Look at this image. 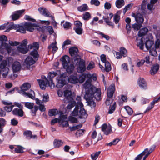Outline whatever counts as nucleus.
Returning a JSON list of instances; mask_svg holds the SVG:
<instances>
[{"label": "nucleus", "instance_id": "nucleus-47", "mask_svg": "<svg viewBox=\"0 0 160 160\" xmlns=\"http://www.w3.org/2000/svg\"><path fill=\"white\" fill-rule=\"evenodd\" d=\"M33 107L34 108L31 109V113L32 116H35L36 115V112L38 110L39 107L37 106H35Z\"/></svg>", "mask_w": 160, "mask_h": 160}, {"label": "nucleus", "instance_id": "nucleus-14", "mask_svg": "<svg viewBox=\"0 0 160 160\" xmlns=\"http://www.w3.org/2000/svg\"><path fill=\"white\" fill-rule=\"evenodd\" d=\"M38 10L40 13L44 16L46 17H51V13L46 8L43 7H41L38 8Z\"/></svg>", "mask_w": 160, "mask_h": 160}, {"label": "nucleus", "instance_id": "nucleus-29", "mask_svg": "<svg viewBox=\"0 0 160 160\" xmlns=\"http://www.w3.org/2000/svg\"><path fill=\"white\" fill-rule=\"evenodd\" d=\"M30 54L31 56L33 57V58L34 60L36 61H37L38 60L39 57V54L37 50L33 49L32 51L30 52Z\"/></svg>", "mask_w": 160, "mask_h": 160}, {"label": "nucleus", "instance_id": "nucleus-31", "mask_svg": "<svg viewBox=\"0 0 160 160\" xmlns=\"http://www.w3.org/2000/svg\"><path fill=\"white\" fill-rule=\"evenodd\" d=\"M66 69L67 72L69 74L72 73L74 68V66L72 64H70L69 65H68L66 68H63Z\"/></svg>", "mask_w": 160, "mask_h": 160}, {"label": "nucleus", "instance_id": "nucleus-41", "mask_svg": "<svg viewBox=\"0 0 160 160\" xmlns=\"http://www.w3.org/2000/svg\"><path fill=\"white\" fill-rule=\"evenodd\" d=\"M120 52L122 55L124 57L127 56V51L124 47H121L120 48Z\"/></svg>", "mask_w": 160, "mask_h": 160}, {"label": "nucleus", "instance_id": "nucleus-63", "mask_svg": "<svg viewBox=\"0 0 160 160\" xmlns=\"http://www.w3.org/2000/svg\"><path fill=\"white\" fill-rule=\"evenodd\" d=\"M112 98H107L106 101V104L107 105L109 106L112 102Z\"/></svg>", "mask_w": 160, "mask_h": 160}, {"label": "nucleus", "instance_id": "nucleus-50", "mask_svg": "<svg viewBox=\"0 0 160 160\" xmlns=\"http://www.w3.org/2000/svg\"><path fill=\"white\" fill-rule=\"evenodd\" d=\"M133 4L130 3L128 4L127 6H126L123 9V13L125 14L127 11L130 9L133 6Z\"/></svg>", "mask_w": 160, "mask_h": 160}, {"label": "nucleus", "instance_id": "nucleus-53", "mask_svg": "<svg viewBox=\"0 0 160 160\" xmlns=\"http://www.w3.org/2000/svg\"><path fill=\"white\" fill-rule=\"evenodd\" d=\"M148 151H143L140 154H138L136 157L135 158L134 160H141L143 155L144 153V152Z\"/></svg>", "mask_w": 160, "mask_h": 160}, {"label": "nucleus", "instance_id": "nucleus-32", "mask_svg": "<svg viewBox=\"0 0 160 160\" xmlns=\"http://www.w3.org/2000/svg\"><path fill=\"white\" fill-rule=\"evenodd\" d=\"M17 50L19 52L23 54L26 53L28 51V49L27 47H24L21 46L18 47Z\"/></svg>", "mask_w": 160, "mask_h": 160}, {"label": "nucleus", "instance_id": "nucleus-3", "mask_svg": "<svg viewBox=\"0 0 160 160\" xmlns=\"http://www.w3.org/2000/svg\"><path fill=\"white\" fill-rule=\"evenodd\" d=\"M31 86L29 83H24L21 87L20 89L18 90V92L25 97L33 99L35 98L34 92L31 90L29 92H26L30 88Z\"/></svg>", "mask_w": 160, "mask_h": 160}, {"label": "nucleus", "instance_id": "nucleus-25", "mask_svg": "<svg viewBox=\"0 0 160 160\" xmlns=\"http://www.w3.org/2000/svg\"><path fill=\"white\" fill-rule=\"evenodd\" d=\"M139 86L142 88L145 89L147 88V85L143 78H140L138 81Z\"/></svg>", "mask_w": 160, "mask_h": 160}, {"label": "nucleus", "instance_id": "nucleus-17", "mask_svg": "<svg viewBox=\"0 0 160 160\" xmlns=\"http://www.w3.org/2000/svg\"><path fill=\"white\" fill-rule=\"evenodd\" d=\"M61 60L62 62V65L63 68H66L69 63V58L67 56H63L61 58Z\"/></svg>", "mask_w": 160, "mask_h": 160}, {"label": "nucleus", "instance_id": "nucleus-45", "mask_svg": "<svg viewBox=\"0 0 160 160\" xmlns=\"http://www.w3.org/2000/svg\"><path fill=\"white\" fill-rule=\"evenodd\" d=\"M142 27V25L140 24L135 23L132 25V27L135 30L138 31Z\"/></svg>", "mask_w": 160, "mask_h": 160}, {"label": "nucleus", "instance_id": "nucleus-1", "mask_svg": "<svg viewBox=\"0 0 160 160\" xmlns=\"http://www.w3.org/2000/svg\"><path fill=\"white\" fill-rule=\"evenodd\" d=\"M83 86L85 90L84 98L88 102L89 105L91 107H95L96 104L92 99L94 97L97 101L100 100L101 99V89L99 88H97L92 85L89 79L87 80Z\"/></svg>", "mask_w": 160, "mask_h": 160}, {"label": "nucleus", "instance_id": "nucleus-6", "mask_svg": "<svg viewBox=\"0 0 160 160\" xmlns=\"http://www.w3.org/2000/svg\"><path fill=\"white\" fill-rule=\"evenodd\" d=\"M7 65V61L6 60H3L0 64V68L3 69L2 71V75L3 77L5 78L9 72V68L6 67ZM1 73V71L0 70V74Z\"/></svg>", "mask_w": 160, "mask_h": 160}, {"label": "nucleus", "instance_id": "nucleus-18", "mask_svg": "<svg viewBox=\"0 0 160 160\" xmlns=\"http://www.w3.org/2000/svg\"><path fill=\"white\" fill-rule=\"evenodd\" d=\"M23 135L27 139L29 140L31 138H35L36 135H33L32 132L30 130H26L24 132Z\"/></svg>", "mask_w": 160, "mask_h": 160}, {"label": "nucleus", "instance_id": "nucleus-46", "mask_svg": "<svg viewBox=\"0 0 160 160\" xmlns=\"http://www.w3.org/2000/svg\"><path fill=\"white\" fill-rule=\"evenodd\" d=\"M25 106L29 109H31L34 107V103L32 102H24Z\"/></svg>", "mask_w": 160, "mask_h": 160}, {"label": "nucleus", "instance_id": "nucleus-20", "mask_svg": "<svg viewBox=\"0 0 160 160\" xmlns=\"http://www.w3.org/2000/svg\"><path fill=\"white\" fill-rule=\"evenodd\" d=\"M154 41L152 40L148 39L146 40L145 42V45L146 48L149 50L152 49L153 46H154Z\"/></svg>", "mask_w": 160, "mask_h": 160}, {"label": "nucleus", "instance_id": "nucleus-8", "mask_svg": "<svg viewBox=\"0 0 160 160\" xmlns=\"http://www.w3.org/2000/svg\"><path fill=\"white\" fill-rule=\"evenodd\" d=\"M42 78L44 80L38 79V81L41 88L45 89L46 87L48 86L49 80L44 76H42Z\"/></svg>", "mask_w": 160, "mask_h": 160}, {"label": "nucleus", "instance_id": "nucleus-11", "mask_svg": "<svg viewBox=\"0 0 160 160\" xmlns=\"http://www.w3.org/2000/svg\"><path fill=\"white\" fill-rule=\"evenodd\" d=\"M86 69L85 61L82 59H80L77 67V71L78 72L82 73L84 72Z\"/></svg>", "mask_w": 160, "mask_h": 160}, {"label": "nucleus", "instance_id": "nucleus-38", "mask_svg": "<svg viewBox=\"0 0 160 160\" xmlns=\"http://www.w3.org/2000/svg\"><path fill=\"white\" fill-rule=\"evenodd\" d=\"M104 63L105 69L106 72H108L111 70L110 63L108 61Z\"/></svg>", "mask_w": 160, "mask_h": 160}, {"label": "nucleus", "instance_id": "nucleus-23", "mask_svg": "<svg viewBox=\"0 0 160 160\" xmlns=\"http://www.w3.org/2000/svg\"><path fill=\"white\" fill-rule=\"evenodd\" d=\"M36 61L32 57L28 56L25 59V63L27 65L31 66L34 64Z\"/></svg>", "mask_w": 160, "mask_h": 160}, {"label": "nucleus", "instance_id": "nucleus-2", "mask_svg": "<svg viewBox=\"0 0 160 160\" xmlns=\"http://www.w3.org/2000/svg\"><path fill=\"white\" fill-rule=\"evenodd\" d=\"M76 100L77 101V104L72 113V116H78L79 118L85 119L88 116V114L83 108V105L81 102V98L80 96H78Z\"/></svg>", "mask_w": 160, "mask_h": 160}, {"label": "nucleus", "instance_id": "nucleus-52", "mask_svg": "<svg viewBox=\"0 0 160 160\" xmlns=\"http://www.w3.org/2000/svg\"><path fill=\"white\" fill-rule=\"evenodd\" d=\"M71 43V41L69 40L68 39L64 42H63L62 45V48L63 50L65 48H66L67 47L65 48V47L68 45L70 44Z\"/></svg>", "mask_w": 160, "mask_h": 160}, {"label": "nucleus", "instance_id": "nucleus-15", "mask_svg": "<svg viewBox=\"0 0 160 160\" xmlns=\"http://www.w3.org/2000/svg\"><path fill=\"white\" fill-rule=\"evenodd\" d=\"M24 26L25 27L26 30L32 32L34 30V27L35 26V24L27 22H25L24 24Z\"/></svg>", "mask_w": 160, "mask_h": 160}, {"label": "nucleus", "instance_id": "nucleus-30", "mask_svg": "<svg viewBox=\"0 0 160 160\" xmlns=\"http://www.w3.org/2000/svg\"><path fill=\"white\" fill-rule=\"evenodd\" d=\"M135 20L137 23L141 24L144 21L143 17L142 15L140 13L137 14V17L136 18Z\"/></svg>", "mask_w": 160, "mask_h": 160}, {"label": "nucleus", "instance_id": "nucleus-54", "mask_svg": "<svg viewBox=\"0 0 160 160\" xmlns=\"http://www.w3.org/2000/svg\"><path fill=\"white\" fill-rule=\"evenodd\" d=\"M68 120L72 123H76L77 122V119L76 118L70 116L68 117Z\"/></svg>", "mask_w": 160, "mask_h": 160}, {"label": "nucleus", "instance_id": "nucleus-56", "mask_svg": "<svg viewBox=\"0 0 160 160\" xmlns=\"http://www.w3.org/2000/svg\"><path fill=\"white\" fill-rule=\"evenodd\" d=\"M84 131L85 130L83 129H79L76 132V135L77 137H78L83 135Z\"/></svg>", "mask_w": 160, "mask_h": 160}, {"label": "nucleus", "instance_id": "nucleus-61", "mask_svg": "<svg viewBox=\"0 0 160 160\" xmlns=\"http://www.w3.org/2000/svg\"><path fill=\"white\" fill-rule=\"evenodd\" d=\"M90 3L91 5H94L96 6H98L100 5V2L98 0H91Z\"/></svg>", "mask_w": 160, "mask_h": 160}, {"label": "nucleus", "instance_id": "nucleus-4", "mask_svg": "<svg viewBox=\"0 0 160 160\" xmlns=\"http://www.w3.org/2000/svg\"><path fill=\"white\" fill-rule=\"evenodd\" d=\"M68 80V76L67 73L61 74L57 80L56 87L58 88L62 87L67 83Z\"/></svg>", "mask_w": 160, "mask_h": 160}, {"label": "nucleus", "instance_id": "nucleus-12", "mask_svg": "<svg viewBox=\"0 0 160 160\" xmlns=\"http://www.w3.org/2000/svg\"><path fill=\"white\" fill-rule=\"evenodd\" d=\"M24 11V9L16 11L12 13L11 17L13 20H17L19 18Z\"/></svg>", "mask_w": 160, "mask_h": 160}, {"label": "nucleus", "instance_id": "nucleus-10", "mask_svg": "<svg viewBox=\"0 0 160 160\" xmlns=\"http://www.w3.org/2000/svg\"><path fill=\"white\" fill-rule=\"evenodd\" d=\"M57 73L54 72H50L48 75V78L49 79L48 86L51 88H53L55 87V84L53 83L52 79L57 75Z\"/></svg>", "mask_w": 160, "mask_h": 160}, {"label": "nucleus", "instance_id": "nucleus-28", "mask_svg": "<svg viewBox=\"0 0 160 160\" xmlns=\"http://www.w3.org/2000/svg\"><path fill=\"white\" fill-rule=\"evenodd\" d=\"M148 31V29L146 28H141L138 32V35L139 37H141L146 34Z\"/></svg>", "mask_w": 160, "mask_h": 160}, {"label": "nucleus", "instance_id": "nucleus-22", "mask_svg": "<svg viewBox=\"0 0 160 160\" xmlns=\"http://www.w3.org/2000/svg\"><path fill=\"white\" fill-rule=\"evenodd\" d=\"M21 68V64L18 62H15L12 64V68L13 72H16L19 71Z\"/></svg>", "mask_w": 160, "mask_h": 160}, {"label": "nucleus", "instance_id": "nucleus-62", "mask_svg": "<svg viewBox=\"0 0 160 160\" xmlns=\"http://www.w3.org/2000/svg\"><path fill=\"white\" fill-rule=\"evenodd\" d=\"M64 28L66 29H68L71 27V23L68 22H66L64 24H63Z\"/></svg>", "mask_w": 160, "mask_h": 160}, {"label": "nucleus", "instance_id": "nucleus-21", "mask_svg": "<svg viewBox=\"0 0 160 160\" xmlns=\"http://www.w3.org/2000/svg\"><path fill=\"white\" fill-rule=\"evenodd\" d=\"M159 65L158 64H155L153 65L151 67L150 71V73L152 75L155 74L159 70Z\"/></svg>", "mask_w": 160, "mask_h": 160}, {"label": "nucleus", "instance_id": "nucleus-51", "mask_svg": "<svg viewBox=\"0 0 160 160\" xmlns=\"http://www.w3.org/2000/svg\"><path fill=\"white\" fill-rule=\"evenodd\" d=\"M83 18L84 20H88L91 18V15L89 12H87L83 15Z\"/></svg>", "mask_w": 160, "mask_h": 160}, {"label": "nucleus", "instance_id": "nucleus-48", "mask_svg": "<svg viewBox=\"0 0 160 160\" xmlns=\"http://www.w3.org/2000/svg\"><path fill=\"white\" fill-rule=\"evenodd\" d=\"M74 30L76 32L78 35H81L82 33L83 29L82 27L74 28Z\"/></svg>", "mask_w": 160, "mask_h": 160}, {"label": "nucleus", "instance_id": "nucleus-40", "mask_svg": "<svg viewBox=\"0 0 160 160\" xmlns=\"http://www.w3.org/2000/svg\"><path fill=\"white\" fill-rule=\"evenodd\" d=\"M48 112L49 115L50 116H55L58 114V111L56 109L49 110Z\"/></svg>", "mask_w": 160, "mask_h": 160}, {"label": "nucleus", "instance_id": "nucleus-42", "mask_svg": "<svg viewBox=\"0 0 160 160\" xmlns=\"http://www.w3.org/2000/svg\"><path fill=\"white\" fill-rule=\"evenodd\" d=\"M101 153L100 151L96 152L95 153H93L91 155V159L92 160H96L98 158L99 155Z\"/></svg>", "mask_w": 160, "mask_h": 160}, {"label": "nucleus", "instance_id": "nucleus-26", "mask_svg": "<svg viewBox=\"0 0 160 160\" xmlns=\"http://www.w3.org/2000/svg\"><path fill=\"white\" fill-rule=\"evenodd\" d=\"M78 48L75 47H72L69 49V53L72 56L77 55L78 54Z\"/></svg>", "mask_w": 160, "mask_h": 160}, {"label": "nucleus", "instance_id": "nucleus-60", "mask_svg": "<svg viewBox=\"0 0 160 160\" xmlns=\"http://www.w3.org/2000/svg\"><path fill=\"white\" fill-rule=\"evenodd\" d=\"M24 18L26 20L31 21L32 22H36V20L35 19L32 18L30 16L28 15H25Z\"/></svg>", "mask_w": 160, "mask_h": 160}, {"label": "nucleus", "instance_id": "nucleus-24", "mask_svg": "<svg viewBox=\"0 0 160 160\" xmlns=\"http://www.w3.org/2000/svg\"><path fill=\"white\" fill-rule=\"evenodd\" d=\"M62 118H61L58 121V122L59 123H61L62 124V127H67L69 126V124L68 122L67 121H64V119H66L67 118V116L65 115H63L62 116Z\"/></svg>", "mask_w": 160, "mask_h": 160}, {"label": "nucleus", "instance_id": "nucleus-19", "mask_svg": "<svg viewBox=\"0 0 160 160\" xmlns=\"http://www.w3.org/2000/svg\"><path fill=\"white\" fill-rule=\"evenodd\" d=\"M12 113L14 115L22 117L23 116L24 112L22 109L15 108L12 111Z\"/></svg>", "mask_w": 160, "mask_h": 160}, {"label": "nucleus", "instance_id": "nucleus-34", "mask_svg": "<svg viewBox=\"0 0 160 160\" xmlns=\"http://www.w3.org/2000/svg\"><path fill=\"white\" fill-rule=\"evenodd\" d=\"M77 9L78 11L82 12L88 10V8L87 5L84 4L79 7H78Z\"/></svg>", "mask_w": 160, "mask_h": 160}, {"label": "nucleus", "instance_id": "nucleus-7", "mask_svg": "<svg viewBox=\"0 0 160 160\" xmlns=\"http://www.w3.org/2000/svg\"><path fill=\"white\" fill-rule=\"evenodd\" d=\"M160 41L157 40L156 41L155 44L153 46L152 49L150 50L149 53L150 55L153 56H156L158 55L157 50H159L160 48Z\"/></svg>", "mask_w": 160, "mask_h": 160}, {"label": "nucleus", "instance_id": "nucleus-36", "mask_svg": "<svg viewBox=\"0 0 160 160\" xmlns=\"http://www.w3.org/2000/svg\"><path fill=\"white\" fill-rule=\"evenodd\" d=\"M116 107V102H114L112 104V106L111 105L109 107L108 113L109 114L112 113L115 110Z\"/></svg>", "mask_w": 160, "mask_h": 160}, {"label": "nucleus", "instance_id": "nucleus-58", "mask_svg": "<svg viewBox=\"0 0 160 160\" xmlns=\"http://www.w3.org/2000/svg\"><path fill=\"white\" fill-rule=\"evenodd\" d=\"M94 67V63L93 62H91L87 67L86 69L87 70H89L93 68Z\"/></svg>", "mask_w": 160, "mask_h": 160}, {"label": "nucleus", "instance_id": "nucleus-59", "mask_svg": "<svg viewBox=\"0 0 160 160\" xmlns=\"http://www.w3.org/2000/svg\"><path fill=\"white\" fill-rule=\"evenodd\" d=\"M152 151H148L144 152V153L143 155V160H145L147 158L148 155L152 152Z\"/></svg>", "mask_w": 160, "mask_h": 160}, {"label": "nucleus", "instance_id": "nucleus-57", "mask_svg": "<svg viewBox=\"0 0 160 160\" xmlns=\"http://www.w3.org/2000/svg\"><path fill=\"white\" fill-rule=\"evenodd\" d=\"M120 19V16L117 15H115L113 18V21L115 24H117L118 23Z\"/></svg>", "mask_w": 160, "mask_h": 160}, {"label": "nucleus", "instance_id": "nucleus-33", "mask_svg": "<svg viewBox=\"0 0 160 160\" xmlns=\"http://www.w3.org/2000/svg\"><path fill=\"white\" fill-rule=\"evenodd\" d=\"M63 144V142L61 140L55 139L53 142L54 146L55 148H59L62 146Z\"/></svg>", "mask_w": 160, "mask_h": 160}, {"label": "nucleus", "instance_id": "nucleus-13", "mask_svg": "<svg viewBox=\"0 0 160 160\" xmlns=\"http://www.w3.org/2000/svg\"><path fill=\"white\" fill-rule=\"evenodd\" d=\"M115 90V86L114 84L111 85L108 89L107 93V97L112 98Z\"/></svg>", "mask_w": 160, "mask_h": 160}, {"label": "nucleus", "instance_id": "nucleus-44", "mask_svg": "<svg viewBox=\"0 0 160 160\" xmlns=\"http://www.w3.org/2000/svg\"><path fill=\"white\" fill-rule=\"evenodd\" d=\"M76 105V102L74 101H72L70 102L66 107L67 109L70 110L74 106Z\"/></svg>", "mask_w": 160, "mask_h": 160}, {"label": "nucleus", "instance_id": "nucleus-49", "mask_svg": "<svg viewBox=\"0 0 160 160\" xmlns=\"http://www.w3.org/2000/svg\"><path fill=\"white\" fill-rule=\"evenodd\" d=\"M125 108L129 115L131 116L132 115L133 111L132 109L130 108V107L128 106H125Z\"/></svg>", "mask_w": 160, "mask_h": 160}, {"label": "nucleus", "instance_id": "nucleus-9", "mask_svg": "<svg viewBox=\"0 0 160 160\" xmlns=\"http://www.w3.org/2000/svg\"><path fill=\"white\" fill-rule=\"evenodd\" d=\"M11 28L14 29L16 30L17 32L22 33H26V29L24 26V24L21 25L13 24L12 25Z\"/></svg>", "mask_w": 160, "mask_h": 160}, {"label": "nucleus", "instance_id": "nucleus-27", "mask_svg": "<svg viewBox=\"0 0 160 160\" xmlns=\"http://www.w3.org/2000/svg\"><path fill=\"white\" fill-rule=\"evenodd\" d=\"M64 96L68 100L72 99V93L71 90H66L64 92Z\"/></svg>", "mask_w": 160, "mask_h": 160}, {"label": "nucleus", "instance_id": "nucleus-5", "mask_svg": "<svg viewBox=\"0 0 160 160\" xmlns=\"http://www.w3.org/2000/svg\"><path fill=\"white\" fill-rule=\"evenodd\" d=\"M6 41H7V38L6 36L3 35L0 37V49H5L8 53H9L11 51V48L9 45L4 42Z\"/></svg>", "mask_w": 160, "mask_h": 160}, {"label": "nucleus", "instance_id": "nucleus-37", "mask_svg": "<svg viewBox=\"0 0 160 160\" xmlns=\"http://www.w3.org/2000/svg\"><path fill=\"white\" fill-rule=\"evenodd\" d=\"M49 49H52V52L54 53L58 50V48L56 46V43H52L48 46Z\"/></svg>", "mask_w": 160, "mask_h": 160}, {"label": "nucleus", "instance_id": "nucleus-55", "mask_svg": "<svg viewBox=\"0 0 160 160\" xmlns=\"http://www.w3.org/2000/svg\"><path fill=\"white\" fill-rule=\"evenodd\" d=\"M137 45L138 47H139L141 49H143L144 44L143 41L141 39L137 42Z\"/></svg>", "mask_w": 160, "mask_h": 160}, {"label": "nucleus", "instance_id": "nucleus-16", "mask_svg": "<svg viewBox=\"0 0 160 160\" xmlns=\"http://www.w3.org/2000/svg\"><path fill=\"white\" fill-rule=\"evenodd\" d=\"M68 82L71 83L77 84L79 82V80L78 77L76 75H71L68 77Z\"/></svg>", "mask_w": 160, "mask_h": 160}, {"label": "nucleus", "instance_id": "nucleus-43", "mask_svg": "<svg viewBox=\"0 0 160 160\" xmlns=\"http://www.w3.org/2000/svg\"><path fill=\"white\" fill-rule=\"evenodd\" d=\"M14 106V105L12 104L6 106L4 107V110L7 112H11L12 109V108Z\"/></svg>", "mask_w": 160, "mask_h": 160}, {"label": "nucleus", "instance_id": "nucleus-64", "mask_svg": "<svg viewBox=\"0 0 160 160\" xmlns=\"http://www.w3.org/2000/svg\"><path fill=\"white\" fill-rule=\"evenodd\" d=\"M75 27L74 28L82 27V23L79 21H76L74 23Z\"/></svg>", "mask_w": 160, "mask_h": 160}, {"label": "nucleus", "instance_id": "nucleus-39", "mask_svg": "<svg viewBox=\"0 0 160 160\" xmlns=\"http://www.w3.org/2000/svg\"><path fill=\"white\" fill-rule=\"evenodd\" d=\"M28 48L30 49L35 48V49L38 50L39 48V44L37 42H33L32 44H30L28 45Z\"/></svg>", "mask_w": 160, "mask_h": 160}, {"label": "nucleus", "instance_id": "nucleus-35", "mask_svg": "<svg viewBox=\"0 0 160 160\" xmlns=\"http://www.w3.org/2000/svg\"><path fill=\"white\" fill-rule=\"evenodd\" d=\"M115 4L116 6L119 8L124 5L125 3L124 0H117Z\"/></svg>", "mask_w": 160, "mask_h": 160}]
</instances>
